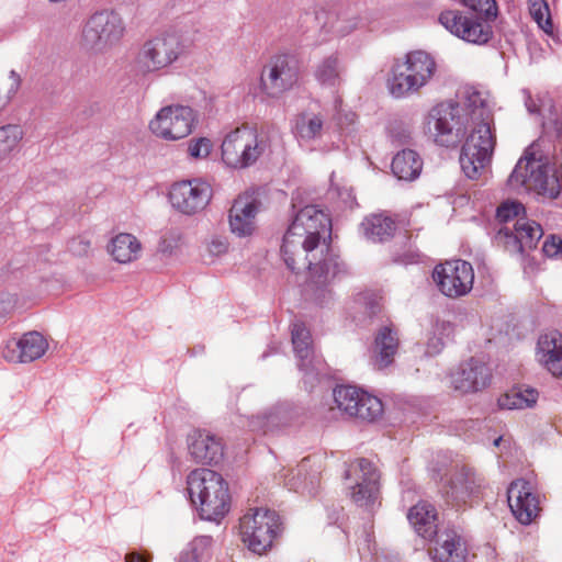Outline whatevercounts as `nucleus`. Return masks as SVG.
<instances>
[{
  "mask_svg": "<svg viewBox=\"0 0 562 562\" xmlns=\"http://www.w3.org/2000/svg\"><path fill=\"white\" fill-rule=\"evenodd\" d=\"M325 119L321 113L303 112L295 119L294 133L303 140H313L322 137Z\"/></svg>",
  "mask_w": 562,
  "mask_h": 562,
  "instance_id": "32",
  "label": "nucleus"
},
{
  "mask_svg": "<svg viewBox=\"0 0 562 562\" xmlns=\"http://www.w3.org/2000/svg\"><path fill=\"white\" fill-rule=\"evenodd\" d=\"M437 70L434 57L425 50H413L395 60L387 81L394 98H405L418 93L428 85Z\"/></svg>",
  "mask_w": 562,
  "mask_h": 562,
  "instance_id": "5",
  "label": "nucleus"
},
{
  "mask_svg": "<svg viewBox=\"0 0 562 562\" xmlns=\"http://www.w3.org/2000/svg\"><path fill=\"white\" fill-rule=\"evenodd\" d=\"M187 485L190 499L203 519L218 521L229 512L228 484L217 472L195 469L188 474Z\"/></svg>",
  "mask_w": 562,
  "mask_h": 562,
  "instance_id": "3",
  "label": "nucleus"
},
{
  "mask_svg": "<svg viewBox=\"0 0 562 562\" xmlns=\"http://www.w3.org/2000/svg\"><path fill=\"white\" fill-rule=\"evenodd\" d=\"M483 16H468L459 10H446L440 13L439 22L451 34L472 44H485L492 35V26Z\"/></svg>",
  "mask_w": 562,
  "mask_h": 562,
  "instance_id": "15",
  "label": "nucleus"
},
{
  "mask_svg": "<svg viewBox=\"0 0 562 562\" xmlns=\"http://www.w3.org/2000/svg\"><path fill=\"white\" fill-rule=\"evenodd\" d=\"M392 171L400 180L413 181L422 172L423 159L413 149H403L392 160Z\"/></svg>",
  "mask_w": 562,
  "mask_h": 562,
  "instance_id": "29",
  "label": "nucleus"
},
{
  "mask_svg": "<svg viewBox=\"0 0 562 562\" xmlns=\"http://www.w3.org/2000/svg\"><path fill=\"white\" fill-rule=\"evenodd\" d=\"M483 483L484 480L476 475L472 469L462 467L451 475L448 485L445 487V495L459 506L476 495Z\"/></svg>",
  "mask_w": 562,
  "mask_h": 562,
  "instance_id": "23",
  "label": "nucleus"
},
{
  "mask_svg": "<svg viewBox=\"0 0 562 562\" xmlns=\"http://www.w3.org/2000/svg\"><path fill=\"white\" fill-rule=\"evenodd\" d=\"M283 531L281 516L268 507H251L239 518L241 542L258 555L269 552Z\"/></svg>",
  "mask_w": 562,
  "mask_h": 562,
  "instance_id": "6",
  "label": "nucleus"
},
{
  "mask_svg": "<svg viewBox=\"0 0 562 562\" xmlns=\"http://www.w3.org/2000/svg\"><path fill=\"white\" fill-rule=\"evenodd\" d=\"M507 502L514 517L522 525L531 524L540 514V498L531 482L513 481L507 488Z\"/></svg>",
  "mask_w": 562,
  "mask_h": 562,
  "instance_id": "18",
  "label": "nucleus"
},
{
  "mask_svg": "<svg viewBox=\"0 0 562 562\" xmlns=\"http://www.w3.org/2000/svg\"><path fill=\"white\" fill-rule=\"evenodd\" d=\"M23 138L20 125L8 124L0 127V161L9 158Z\"/></svg>",
  "mask_w": 562,
  "mask_h": 562,
  "instance_id": "37",
  "label": "nucleus"
},
{
  "mask_svg": "<svg viewBox=\"0 0 562 562\" xmlns=\"http://www.w3.org/2000/svg\"><path fill=\"white\" fill-rule=\"evenodd\" d=\"M344 69L340 54L334 52L316 65L314 76L322 86L335 88L341 82Z\"/></svg>",
  "mask_w": 562,
  "mask_h": 562,
  "instance_id": "30",
  "label": "nucleus"
},
{
  "mask_svg": "<svg viewBox=\"0 0 562 562\" xmlns=\"http://www.w3.org/2000/svg\"><path fill=\"white\" fill-rule=\"evenodd\" d=\"M195 124L193 110L184 105L161 108L149 122L154 135L165 140H178L189 136Z\"/></svg>",
  "mask_w": 562,
  "mask_h": 562,
  "instance_id": "12",
  "label": "nucleus"
},
{
  "mask_svg": "<svg viewBox=\"0 0 562 562\" xmlns=\"http://www.w3.org/2000/svg\"><path fill=\"white\" fill-rule=\"evenodd\" d=\"M363 234L372 241H382L390 238L395 229V222L382 214H374L367 217L362 224Z\"/></svg>",
  "mask_w": 562,
  "mask_h": 562,
  "instance_id": "33",
  "label": "nucleus"
},
{
  "mask_svg": "<svg viewBox=\"0 0 562 562\" xmlns=\"http://www.w3.org/2000/svg\"><path fill=\"white\" fill-rule=\"evenodd\" d=\"M47 348L48 342L42 334L30 331L19 340L9 342L3 350V357L14 363L32 362L44 356Z\"/></svg>",
  "mask_w": 562,
  "mask_h": 562,
  "instance_id": "22",
  "label": "nucleus"
},
{
  "mask_svg": "<svg viewBox=\"0 0 562 562\" xmlns=\"http://www.w3.org/2000/svg\"><path fill=\"white\" fill-rule=\"evenodd\" d=\"M8 80H9V89L5 94V101L2 104H0V111L16 94V92L19 91V89L21 87V82H22L20 75L15 70H11L9 72Z\"/></svg>",
  "mask_w": 562,
  "mask_h": 562,
  "instance_id": "46",
  "label": "nucleus"
},
{
  "mask_svg": "<svg viewBox=\"0 0 562 562\" xmlns=\"http://www.w3.org/2000/svg\"><path fill=\"white\" fill-rule=\"evenodd\" d=\"M333 403L328 406V418L355 417L369 423L378 420L383 415L382 401L351 385H340L333 390Z\"/></svg>",
  "mask_w": 562,
  "mask_h": 562,
  "instance_id": "7",
  "label": "nucleus"
},
{
  "mask_svg": "<svg viewBox=\"0 0 562 562\" xmlns=\"http://www.w3.org/2000/svg\"><path fill=\"white\" fill-rule=\"evenodd\" d=\"M329 216L314 205H306L294 216L280 248L288 269L295 273L308 270L311 286L319 290L345 273L338 256L329 254L326 237L330 236Z\"/></svg>",
  "mask_w": 562,
  "mask_h": 562,
  "instance_id": "1",
  "label": "nucleus"
},
{
  "mask_svg": "<svg viewBox=\"0 0 562 562\" xmlns=\"http://www.w3.org/2000/svg\"><path fill=\"white\" fill-rule=\"evenodd\" d=\"M436 327L440 330V334H445L446 336H450L453 331L452 325L449 322H438Z\"/></svg>",
  "mask_w": 562,
  "mask_h": 562,
  "instance_id": "50",
  "label": "nucleus"
},
{
  "mask_svg": "<svg viewBox=\"0 0 562 562\" xmlns=\"http://www.w3.org/2000/svg\"><path fill=\"white\" fill-rule=\"evenodd\" d=\"M529 13L538 26L548 34L553 32L549 4L546 0H528Z\"/></svg>",
  "mask_w": 562,
  "mask_h": 562,
  "instance_id": "38",
  "label": "nucleus"
},
{
  "mask_svg": "<svg viewBox=\"0 0 562 562\" xmlns=\"http://www.w3.org/2000/svg\"><path fill=\"white\" fill-rule=\"evenodd\" d=\"M228 245L225 240L213 238L206 245V251L210 256H221L227 251Z\"/></svg>",
  "mask_w": 562,
  "mask_h": 562,
  "instance_id": "49",
  "label": "nucleus"
},
{
  "mask_svg": "<svg viewBox=\"0 0 562 562\" xmlns=\"http://www.w3.org/2000/svg\"><path fill=\"white\" fill-rule=\"evenodd\" d=\"M536 357L553 376H562V334L550 331L541 335L537 342Z\"/></svg>",
  "mask_w": 562,
  "mask_h": 562,
  "instance_id": "24",
  "label": "nucleus"
},
{
  "mask_svg": "<svg viewBox=\"0 0 562 562\" xmlns=\"http://www.w3.org/2000/svg\"><path fill=\"white\" fill-rule=\"evenodd\" d=\"M397 331L390 325L383 326L376 333L373 346V364L382 370L393 363L398 350Z\"/></svg>",
  "mask_w": 562,
  "mask_h": 562,
  "instance_id": "28",
  "label": "nucleus"
},
{
  "mask_svg": "<svg viewBox=\"0 0 562 562\" xmlns=\"http://www.w3.org/2000/svg\"><path fill=\"white\" fill-rule=\"evenodd\" d=\"M542 251L547 257L553 258L562 256V238L551 236L543 243Z\"/></svg>",
  "mask_w": 562,
  "mask_h": 562,
  "instance_id": "45",
  "label": "nucleus"
},
{
  "mask_svg": "<svg viewBox=\"0 0 562 562\" xmlns=\"http://www.w3.org/2000/svg\"><path fill=\"white\" fill-rule=\"evenodd\" d=\"M125 25L122 18L113 11H100L92 14L81 32V46L92 54H104L123 38Z\"/></svg>",
  "mask_w": 562,
  "mask_h": 562,
  "instance_id": "8",
  "label": "nucleus"
},
{
  "mask_svg": "<svg viewBox=\"0 0 562 562\" xmlns=\"http://www.w3.org/2000/svg\"><path fill=\"white\" fill-rule=\"evenodd\" d=\"M462 3L484 20H495L498 13L495 0H462Z\"/></svg>",
  "mask_w": 562,
  "mask_h": 562,
  "instance_id": "41",
  "label": "nucleus"
},
{
  "mask_svg": "<svg viewBox=\"0 0 562 562\" xmlns=\"http://www.w3.org/2000/svg\"><path fill=\"white\" fill-rule=\"evenodd\" d=\"M212 148L213 144L210 138L199 137L189 142L188 153L193 159H203L211 154Z\"/></svg>",
  "mask_w": 562,
  "mask_h": 562,
  "instance_id": "43",
  "label": "nucleus"
},
{
  "mask_svg": "<svg viewBox=\"0 0 562 562\" xmlns=\"http://www.w3.org/2000/svg\"><path fill=\"white\" fill-rule=\"evenodd\" d=\"M432 562H465L468 551L465 544L456 531H445L437 544L429 549Z\"/></svg>",
  "mask_w": 562,
  "mask_h": 562,
  "instance_id": "26",
  "label": "nucleus"
},
{
  "mask_svg": "<svg viewBox=\"0 0 562 562\" xmlns=\"http://www.w3.org/2000/svg\"><path fill=\"white\" fill-rule=\"evenodd\" d=\"M223 162L234 169H244L254 165L263 151L255 128L243 125L229 132L223 139L222 146Z\"/></svg>",
  "mask_w": 562,
  "mask_h": 562,
  "instance_id": "9",
  "label": "nucleus"
},
{
  "mask_svg": "<svg viewBox=\"0 0 562 562\" xmlns=\"http://www.w3.org/2000/svg\"><path fill=\"white\" fill-rule=\"evenodd\" d=\"M538 400L535 389H513L498 397L497 404L502 409H524L532 407Z\"/></svg>",
  "mask_w": 562,
  "mask_h": 562,
  "instance_id": "34",
  "label": "nucleus"
},
{
  "mask_svg": "<svg viewBox=\"0 0 562 562\" xmlns=\"http://www.w3.org/2000/svg\"><path fill=\"white\" fill-rule=\"evenodd\" d=\"M189 50L190 45L180 32L164 31L142 44L134 58V69L144 76L166 70Z\"/></svg>",
  "mask_w": 562,
  "mask_h": 562,
  "instance_id": "4",
  "label": "nucleus"
},
{
  "mask_svg": "<svg viewBox=\"0 0 562 562\" xmlns=\"http://www.w3.org/2000/svg\"><path fill=\"white\" fill-rule=\"evenodd\" d=\"M91 243L82 237L74 238L70 243V251L78 257L88 256Z\"/></svg>",
  "mask_w": 562,
  "mask_h": 562,
  "instance_id": "47",
  "label": "nucleus"
},
{
  "mask_svg": "<svg viewBox=\"0 0 562 562\" xmlns=\"http://www.w3.org/2000/svg\"><path fill=\"white\" fill-rule=\"evenodd\" d=\"M495 240L510 254H521L525 250V247L520 243L518 234L515 229L513 232L508 227H502L497 232Z\"/></svg>",
  "mask_w": 562,
  "mask_h": 562,
  "instance_id": "40",
  "label": "nucleus"
},
{
  "mask_svg": "<svg viewBox=\"0 0 562 562\" xmlns=\"http://www.w3.org/2000/svg\"><path fill=\"white\" fill-rule=\"evenodd\" d=\"M300 67L295 57L279 54L269 59L260 76V89L270 98H279L299 81Z\"/></svg>",
  "mask_w": 562,
  "mask_h": 562,
  "instance_id": "11",
  "label": "nucleus"
},
{
  "mask_svg": "<svg viewBox=\"0 0 562 562\" xmlns=\"http://www.w3.org/2000/svg\"><path fill=\"white\" fill-rule=\"evenodd\" d=\"M18 305V299L13 294L2 293L0 294V316L12 313Z\"/></svg>",
  "mask_w": 562,
  "mask_h": 562,
  "instance_id": "48",
  "label": "nucleus"
},
{
  "mask_svg": "<svg viewBox=\"0 0 562 562\" xmlns=\"http://www.w3.org/2000/svg\"><path fill=\"white\" fill-rule=\"evenodd\" d=\"M407 519L416 533L425 540L431 541L438 533V514L436 508L427 503L419 502L407 513Z\"/></svg>",
  "mask_w": 562,
  "mask_h": 562,
  "instance_id": "27",
  "label": "nucleus"
},
{
  "mask_svg": "<svg viewBox=\"0 0 562 562\" xmlns=\"http://www.w3.org/2000/svg\"><path fill=\"white\" fill-rule=\"evenodd\" d=\"M442 346H443V342L441 341V339H437L436 344H434V347L437 350L441 349Z\"/></svg>",
  "mask_w": 562,
  "mask_h": 562,
  "instance_id": "52",
  "label": "nucleus"
},
{
  "mask_svg": "<svg viewBox=\"0 0 562 562\" xmlns=\"http://www.w3.org/2000/svg\"><path fill=\"white\" fill-rule=\"evenodd\" d=\"M509 183L515 188L524 187L549 199H555L561 191L559 179L549 175L548 167L535 158H520L509 177Z\"/></svg>",
  "mask_w": 562,
  "mask_h": 562,
  "instance_id": "10",
  "label": "nucleus"
},
{
  "mask_svg": "<svg viewBox=\"0 0 562 562\" xmlns=\"http://www.w3.org/2000/svg\"><path fill=\"white\" fill-rule=\"evenodd\" d=\"M491 379L492 373L487 364L476 358H470L451 373V385L462 394L476 393L487 387Z\"/></svg>",
  "mask_w": 562,
  "mask_h": 562,
  "instance_id": "20",
  "label": "nucleus"
},
{
  "mask_svg": "<svg viewBox=\"0 0 562 562\" xmlns=\"http://www.w3.org/2000/svg\"><path fill=\"white\" fill-rule=\"evenodd\" d=\"M469 106H474L469 123V135L464 144H475L495 148L496 134L494 119L490 102L482 92H472V100Z\"/></svg>",
  "mask_w": 562,
  "mask_h": 562,
  "instance_id": "17",
  "label": "nucleus"
},
{
  "mask_svg": "<svg viewBox=\"0 0 562 562\" xmlns=\"http://www.w3.org/2000/svg\"><path fill=\"white\" fill-rule=\"evenodd\" d=\"M213 196L212 186L200 178L175 182L169 190V201L173 209L186 215L203 211Z\"/></svg>",
  "mask_w": 562,
  "mask_h": 562,
  "instance_id": "13",
  "label": "nucleus"
},
{
  "mask_svg": "<svg viewBox=\"0 0 562 562\" xmlns=\"http://www.w3.org/2000/svg\"><path fill=\"white\" fill-rule=\"evenodd\" d=\"M560 172H561V177H562V162H561V167H560Z\"/></svg>",
  "mask_w": 562,
  "mask_h": 562,
  "instance_id": "54",
  "label": "nucleus"
},
{
  "mask_svg": "<svg viewBox=\"0 0 562 562\" xmlns=\"http://www.w3.org/2000/svg\"><path fill=\"white\" fill-rule=\"evenodd\" d=\"M357 27L356 21H347L339 16L330 24V31L338 37L346 36Z\"/></svg>",
  "mask_w": 562,
  "mask_h": 562,
  "instance_id": "44",
  "label": "nucleus"
},
{
  "mask_svg": "<svg viewBox=\"0 0 562 562\" xmlns=\"http://www.w3.org/2000/svg\"><path fill=\"white\" fill-rule=\"evenodd\" d=\"M494 149L475 144L462 145L460 165L469 179L477 180L488 170Z\"/></svg>",
  "mask_w": 562,
  "mask_h": 562,
  "instance_id": "25",
  "label": "nucleus"
},
{
  "mask_svg": "<svg viewBox=\"0 0 562 562\" xmlns=\"http://www.w3.org/2000/svg\"><path fill=\"white\" fill-rule=\"evenodd\" d=\"M525 212L524 205L518 201H505L496 210V218L506 223Z\"/></svg>",
  "mask_w": 562,
  "mask_h": 562,
  "instance_id": "42",
  "label": "nucleus"
},
{
  "mask_svg": "<svg viewBox=\"0 0 562 562\" xmlns=\"http://www.w3.org/2000/svg\"><path fill=\"white\" fill-rule=\"evenodd\" d=\"M499 441H501V438L496 439V440L494 441L495 446H498Z\"/></svg>",
  "mask_w": 562,
  "mask_h": 562,
  "instance_id": "53",
  "label": "nucleus"
},
{
  "mask_svg": "<svg viewBox=\"0 0 562 562\" xmlns=\"http://www.w3.org/2000/svg\"><path fill=\"white\" fill-rule=\"evenodd\" d=\"M292 344L296 356L306 360L313 353L312 336L305 324L296 322L292 325Z\"/></svg>",
  "mask_w": 562,
  "mask_h": 562,
  "instance_id": "36",
  "label": "nucleus"
},
{
  "mask_svg": "<svg viewBox=\"0 0 562 562\" xmlns=\"http://www.w3.org/2000/svg\"><path fill=\"white\" fill-rule=\"evenodd\" d=\"M188 449L195 463L217 464L224 456L222 439L206 430H194L188 437Z\"/></svg>",
  "mask_w": 562,
  "mask_h": 562,
  "instance_id": "21",
  "label": "nucleus"
},
{
  "mask_svg": "<svg viewBox=\"0 0 562 562\" xmlns=\"http://www.w3.org/2000/svg\"><path fill=\"white\" fill-rule=\"evenodd\" d=\"M472 92H480L473 87L462 91L461 102H441L431 108L425 117V133L438 145L449 147L457 145L467 134L474 106H469Z\"/></svg>",
  "mask_w": 562,
  "mask_h": 562,
  "instance_id": "2",
  "label": "nucleus"
},
{
  "mask_svg": "<svg viewBox=\"0 0 562 562\" xmlns=\"http://www.w3.org/2000/svg\"><path fill=\"white\" fill-rule=\"evenodd\" d=\"M109 249L115 261L130 263L139 257L142 245L134 235L121 233L113 237Z\"/></svg>",
  "mask_w": 562,
  "mask_h": 562,
  "instance_id": "31",
  "label": "nucleus"
},
{
  "mask_svg": "<svg viewBox=\"0 0 562 562\" xmlns=\"http://www.w3.org/2000/svg\"><path fill=\"white\" fill-rule=\"evenodd\" d=\"M432 279L442 294L448 297H459L472 289L474 272L469 262L451 260L436 266Z\"/></svg>",
  "mask_w": 562,
  "mask_h": 562,
  "instance_id": "16",
  "label": "nucleus"
},
{
  "mask_svg": "<svg viewBox=\"0 0 562 562\" xmlns=\"http://www.w3.org/2000/svg\"><path fill=\"white\" fill-rule=\"evenodd\" d=\"M514 228L525 249L535 248L543 235L540 224L526 217L518 218Z\"/></svg>",
  "mask_w": 562,
  "mask_h": 562,
  "instance_id": "35",
  "label": "nucleus"
},
{
  "mask_svg": "<svg viewBox=\"0 0 562 562\" xmlns=\"http://www.w3.org/2000/svg\"><path fill=\"white\" fill-rule=\"evenodd\" d=\"M125 562H147L146 559L137 552H131L125 555Z\"/></svg>",
  "mask_w": 562,
  "mask_h": 562,
  "instance_id": "51",
  "label": "nucleus"
},
{
  "mask_svg": "<svg viewBox=\"0 0 562 562\" xmlns=\"http://www.w3.org/2000/svg\"><path fill=\"white\" fill-rule=\"evenodd\" d=\"M380 472L368 459L352 461L346 470V479L355 484L350 486V497L359 506H368L380 494Z\"/></svg>",
  "mask_w": 562,
  "mask_h": 562,
  "instance_id": "14",
  "label": "nucleus"
},
{
  "mask_svg": "<svg viewBox=\"0 0 562 562\" xmlns=\"http://www.w3.org/2000/svg\"><path fill=\"white\" fill-rule=\"evenodd\" d=\"M213 538L200 536L192 541L191 553L184 559L190 562H209L212 558Z\"/></svg>",
  "mask_w": 562,
  "mask_h": 562,
  "instance_id": "39",
  "label": "nucleus"
},
{
  "mask_svg": "<svg viewBox=\"0 0 562 562\" xmlns=\"http://www.w3.org/2000/svg\"><path fill=\"white\" fill-rule=\"evenodd\" d=\"M260 207L261 202L255 192L239 194L228 211L231 232L238 237L251 236L257 228L256 217Z\"/></svg>",
  "mask_w": 562,
  "mask_h": 562,
  "instance_id": "19",
  "label": "nucleus"
}]
</instances>
